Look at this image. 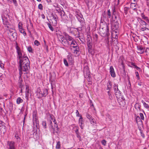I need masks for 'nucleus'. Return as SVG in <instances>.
Here are the masks:
<instances>
[{
  "label": "nucleus",
  "mask_w": 149,
  "mask_h": 149,
  "mask_svg": "<svg viewBox=\"0 0 149 149\" xmlns=\"http://www.w3.org/2000/svg\"><path fill=\"white\" fill-rule=\"evenodd\" d=\"M54 122V123L56 125H55V127H56V129L57 130V131H58V126L57 125V123H56V120L55 119V122Z\"/></svg>",
  "instance_id": "obj_53"
},
{
  "label": "nucleus",
  "mask_w": 149,
  "mask_h": 149,
  "mask_svg": "<svg viewBox=\"0 0 149 149\" xmlns=\"http://www.w3.org/2000/svg\"><path fill=\"white\" fill-rule=\"evenodd\" d=\"M113 89L114 91H116L118 90H119L118 88V86L117 85L114 84L113 85Z\"/></svg>",
  "instance_id": "obj_42"
},
{
  "label": "nucleus",
  "mask_w": 149,
  "mask_h": 149,
  "mask_svg": "<svg viewBox=\"0 0 149 149\" xmlns=\"http://www.w3.org/2000/svg\"><path fill=\"white\" fill-rule=\"evenodd\" d=\"M71 32L77 37H79L80 32L78 31L77 28H72L71 30Z\"/></svg>",
  "instance_id": "obj_9"
},
{
  "label": "nucleus",
  "mask_w": 149,
  "mask_h": 149,
  "mask_svg": "<svg viewBox=\"0 0 149 149\" xmlns=\"http://www.w3.org/2000/svg\"><path fill=\"white\" fill-rule=\"evenodd\" d=\"M79 126L81 129H83L84 128L83 126L82 125L84 124V120L82 116H81L79 120Z\"/></svg>",
  "instance_id": "obj_15"
},
{
  "label": "nucleus",
  "mask_w": 149,
  "mask_h": 149,
  "mask_svg": "<svg viewBox=\"0 0 149 149\" xmlns=\"http://www.w3.org/2000/svg\"><path fill=\"white\" fill-rule=\"evenodd\" d=\"M137 49L138 51V53L143 54L144 52V48L141 46H137Z\"/></svg>",
  "instance_id": "obj_16"
},
{
  "label": "nucleus",
  "mask_w": 149,
  "mask_h": 149,
  "mask_svg": "<svg viewBox=\"0 0 149 149\" xmlns=\"http://www.w3.org/2000/svg\"><path fill=\"white\" fill-rule=\"evenodd\" d=\"M141 102L143 103V106L144 107L147 109H148L149 108L148 105L143 100H141Z\"/></svg>",
  "instance_id": "obj_32"
},
{
  "label": "nucleus",
  "mask_w": 149,
  "mask_h": 149,
  "mask_svg": "<svg viewBox=\"0 0 149 149\" xmlns=\"http://www.w3.org/2000/svg\"><path fill=\"white\" fill-rule=\"evenodd\" d=\"M146 30H149V29L148 28L146 27H142L140 29V31H143Z\"/></svg>",
  "instance_id": "obj_48"
},
{
  "label": "nucleus",
  "mask_w": 149,
  "mask_h": 149,
  "mask_svg": "<svg viewBox=\"0 0 149 149\" xmlns=\"http://www.w3.org/2000/svg\"><path fill=\"white\" fill-rule=\"evenodd\" d=\"M101 143L102 145H103L104 146H105L106 145V141H105V140H102L101 141Z\"/></svg>",
  "instance_id": "obj_54"
},
{
  "label": "nucleus",
  "mask_w": 149,
  "mask_h": 149,
  "mask_svg": "<svg viewBox=\"0 0 149 149\" xmlns=\"http://www.w3.org/2000/svg\"><path fill=\"white\" fill-rule=\"evenodd\" d=\"M2 18L3 24L5 25V26L8 28V26L9 25V23L8 21L7 18L5 16H2Z\"/></svg>",
  "instance_id": "obj_11"
},
{
  "label": "nucleus",
  "mask_w": 149,
  "mask_h": 149,
  "mask_svg": "<svg viewBox=\"0 0 149 149\" xmlns=\"http://www.w3.org/2000/svg\"><path fill=\"white\" fill-rule=\"evenodd\" d=\"M42 92L41 91L40 87L38 88L37 91V95L38 98H41L43 97Z\"/></svg>",
  "instance_id": "obj_14"
},
{
  "label": "nucleus",
  "mask_w": 149,
  "mask_h": 149,
  "mask_svg": "<svg viewBox=\"0 0 149 149\" xmlns=\"http://www.w3.org/2000/svg\"><path fill=\"white\" fill-rule=\"evenodd\" d=\"M82 27L83 26H81V27H79L78 28H77V29L78 30V31H79H79H81L82 30Z\"/></svg>",
  "instance_id": "obj_61"
},
{
  "label": "nucleus",
  "mask_w": 149,
  "mask_h": 149,
  "mask_svg": "<svg viewBox=\"0 0 149 149\" xmlns=\"http://www.w3.org/2000/svg\"><path fill=\"white\" fill-rule=\"evenodd\" d=\"M34 45L36 46H38L40 45V42L37 40H36L34 42Z\"/></svg>",
  "instance_id": "obj_44"
},
{
  "label": "nucleus",
  "mask_w": 149,
  "mask_h": 149,
  "mask_svg": "<svg viewBox=\"0 0 149 149\" xmlns=\"http://www.w3.org/2000/svg\"><path fill=\"white\" fill-rule=\"evenodd\" d=\"M30 68V64L27 65L26 63L19 64V72L22 71L26 72Z\"/></svg>",
  "instance_id": "obj_4"
},
{
  "label": "nucleus",
  "mask_w": 149,
  "mask_h": 149,
  "mask_svg": "<svg viewBox=\"0 0 149 149\" xmlns=\"http://www.w3.org/2000/svg\"><path fill=\"white\" fill-rule=\"evenodd\" d=\"M107 14L109 16V17L110 18L111 16V13L109 9L108 10Z\"/></svg>",
  "instance_id": "obj_56"
},
{
  "label": "nucleus",
  "mask_w": 149,
  "mask_h": 149,
  "mask_svg": "<svg viewBox=\"0 0 149 149\" xmlns=\"http://www.w3.org/2000/svg\"><path fill=\"white\" fill-rule=\"evenodd\" d=\"M118 31L117 29L114 30L112 33V35H113V34H114V35L115 36L114 37H113L114 38H116V37H117V35L118 34Z\"/></svg>",
  "instance_id": "obj_27"
},
{
  "label": "nucleus",
  "mask_w": 149,
  "mask_h": 149,
  "mask_svg": "<svg viewBox=\"0 0 149 149\" xmlns=\"http://www.w3.org/2000/svg\"><path fill=\"white\" fill-rule=\"evenodd\" d=\"M4 65L3 64L2 62L0 61V67L1 68H4Z\"/></svg>",
  "instance_id": "obj_55"
},
{
  "label": "nucleus",
  "mask_w": 149,
  "mask_h": 149,
  "mask_svg": "<svg viewBox=\"0 0 149 149\" xmlns=\"http://www.w3.org/2000/svg\"><path fill=\"white\" fill-rule=\"evenodd\" d=\"M54 116L53 114H49V118L50 119L52 117H54Z\"/></svg>",
  "instance_id": "obj_64"
},
{
  "label": "nucleus",
  "mask_w": 149,
  "mask_h": 149,
  "mask_svg": "<svg viewBox=\"0 0 149 149\" xmlns=\"http://www.w3.org/2000/svg\"><path fill=\"white\" fill-rule=\"evenodd\" d=\"M110 73L111 77H115L116 75L115 72L112 66H111L110 67Z\"/></svg>",
  "instance_id": "obj_13"
},
{
  "label": "nucleus",
  "mask_w": 149,
  "mask_h": 149,
  "mask_svg": "<svg viewBox=\"0 0 149 149\" xmlns=\"http://www.w3.org/2000/svg\"><path fill=\"white\" fill-rule=\"evenodd\" d=\"M145 52L147 54H148L149 55V47H147L146 48Z\"/></svg>",
  "instance_id": "obj_62"
},
{
  "label": "nucleus",
  "mask_w": 149,
  "mask_h": 149,
  "mask_svg": "<svg viewBox=\"0 0 149 149\" xmlns=\"http://www.w3.org/2000/svg\"><path fill=\"white\" fill-rule=\"evenodd\" d=\"M98 36L97 34H95L93 36V40L95 42H97L98 40Z\"/></svg>",
  "instance_id": "obj_33"
},
{
  "label": "nucleus",
  "mask_w": 149,
  "mask_h": 149,
  "mask_svg": "<svg viewBox=\"0 0 149 149\" xmlns=\"http://www.w3.org/2000/svg\"><path fill=\"white\" fill-rule=\"evenodd\" d=\"M42 125L45 129L47 128V124L45 121H43L42 122Z\"/></svg>",
  "instance_id": "obj_40"
},
{
  "label": "nucleus",
  "mask_w": 149,
  "mask_h": 149,
  "mask_svg": "<svg viewBox=\"0 0 149 149\" xmlns=\"http://www.w3.org/2000/svg\"><path fill=\"white\" fill-rule=\"evenodd\" d=\"M87 46L88 52L91 53L92 49V42L89 39L87 40Z\"/></svg>",
  "instance_id": "obj_12"
},
{
  "label": "nucleus",
  "mask_w": 149,
  "mask_h": 149,
  "mask_svg": "<svg viewBox=\"0 0 149 149\" xmlns=\"http://www.w3.org/2000/svg\"><path fill=\"white\" fill-rule=\"evenodd\" d=\"M77 134V137L79 138V140L80 141H81V136L78 133Z\"/></svg>",
  "instance_id": "obj_63"
},
{
  "label": "nucleus",
  "mask_w": 149,
  "mask_h": 149,
  "mask_svg": "<svg viewBox=\"0 0 149 149\" xmlns=\"http://www.w3.org/2000/svg\"><path fill=\"white\" fill-rule=\"evenodd\" d=\"M61 147V143L59 141H58L57 142L56 148V149H59Z\"/></svg>",
  "instance_id": "obj_34"
},
{
  "label": "nucleus",
  "mask_w": 149,
  "mask_h": 149,
  "mask_svg": "<svg viewBox=\"0 0 149 149\" xmlns=\"http://www.w3.org/2000/svg\"><path fill=\"white\" fill-rule=\"evenodd\" d=\"M69 20L70 21H72V20H73V19H74V17H73V15L71 14H69Z\"/></svg>",
  "instance_id": "obj_43"
},
{
  "label": "nucleus",
  "mask_w": 149,
  "mask_h": 149,
  "mask_svg": "<svg viewBox=\"0 0 149 149\" xmlns=\"http://www.w3.org/2000/svg\"><path fill=\"white\" fill-rule=\"evenodd\" d=\"M51 17H52V19L53 20V22L55 23H57L56 17L57 16L56 15H54L52 14L51 15Z\"/></svg>",
  "instance_id": "obj_28"
},
{
  "label": "nucleus",
  "mask_w": 149,
  "mask_h": 149,
  "mask_svg": "<svg viewBox=\"0 0 149 149\" xmlns=\"http://www.w3.org/2000/svg\"><path fill=\"white\" fill-rule=\"evenodd\" d=\"M16 49L17 54V58L19 60V64L26 63L27 65L30 64V61L27 56L21 51L20 48L16 44Z\"/></svg>",
  "instance_id": "obj_1"
},
{
  "label": "nucleus",
  "mask_w": 149,
  "mask_h": 149,
  "mask_svg": "<svg viewBox=\"0 0 149 149\" xmlns=\"http://www.w3.org/2000/svg\"><path fill=\"white\" fill-rule=\"evenodd\" d=\"M84 74L85 78L89 77L90 74V71L89 67L87 66L84 67L83 69Z\"/></svg>",
  "instance_id": "obj_7"
},
{
  "label": "nucleus",
  "mask_w": 149,
  "mask_h": 149,
  "mask_svg": "<svg viewBox=\"0 0 149 149\" xmlns=\"http://www.w3.org/2000/svg\"><path fill=\"white\" fill-rule=\"evenodd\" d=\"M141 16L143 19H144L147 23H149V20L147 17L145 16L143 13H141Z\"/></svg>",
  "instance_id": "obj_23"
},
{
  "label": "nucleus",
  "mask_w": 149,
  "mask_h": 149,
  "mask_svg": "<svg viewBox=\"0 0 149 149\" xmlns=\"http://www.w3.org/2000/svg\"><path fill=\"white\" fill-rule=\"evenodd\" d=\"M63 62H64V64L65 66H68V63L67 61V60L66 59H64Z\"/></svg>",
  "instance_id": "obj_49"
},
{
  "label": "nucleus",
  "mask_w": 149,
  "mask_h": 149,
  "mask_svg": "<svg viewBox=\"0 0 149 149\" xmlns=\"http://www.w3.org/2000/svg\"><path fill=\"white\" fill-rule=\"evenodd\" d=\"M140 132L141 134V136L143 138H144L145 137L144 134L142 132V131L141 130H140Z\"/></svg>",
  "instance_id": "obj_58"
},
{
  "label": "nucleus",
  "mask_w": 149,
  "mask_h": 149,
  "mask_svg": "<svg viewBox=\"0 0 149 149\" xmlns=\"http://www.w3.org/2000/svg\"><path fill=\"white\" fill-rule=\"evenodd\" d=\"M130 7L134 11H137V9L136 8V6L135 3H131L130 4Z\"/></svg>",
  "instance_id": "obj_21"
},
{
  "label": "nucleus",
  "mask_w": 149,
  "mask_h": 149,
  "mask_svg": "<svg viewBox=\"0 0 149 149\" xmlns=\"http://www.w3.org/2000/svg\"><path fill=\"white\" fill-rule=\"evenodd\" d=\"M136 120L137 124L141 125L142 124L143 122L141 120L139 116H137L136 118Z\"/></svg>",
  "instance_id": "obj_20"
},
{
  "label": "nucleus",
  "mask_w": 149,
  "mask_h": 149,
  "mask_svg": "<svg viewBox=\"0 0 149 149\" xmlns=\"http://www.w3.org/2000/svg\"><path fill=\"white\" fill-rule=\"evenodd\" d=\"M70 46L71 48H73V47H76L78 46L77 44L74 40L72 41L71 42L70 44Z\"/></svg>",
  "instance_id": "obj_22"
},
{
  "label": "nucleus",
  "mask_w": 149,
  "mask_h": 149,
  "mask_svg": "<svg viewBox=\"0 0 149 149\" xmlns=\"http://www.w3.org/2000/svg\"><path fill=\"white\" fill-rule=\"evenodd\" d=\"M38 8L40 10H43V6L41 4H40L38 5Z\"/></svg>",
  "instance_id": "obj_46"
},
{
  "label": "nucleus",
  "mask_w": 149,
  "mask_h": 149,
  "mask_svg": "<svg viewBox=\"0 0 149 149\" xmlns=\"http://www.w3.org/2000/svg\"><path fill=\"white\" fill-rule=\"evenodd\" d=\"M129 8L127 7H124V13L125 14H127V13L128 11L129 10Z\"/></svg>",
  "instance_id": "obj_35"
},
{
  "label": "nucleus",
  "mask_w": 149,
  "mask_h": 149,
  "mask_svg": "<svg viewBox=\"0 0 149 149\" xmlns=\"http://www.w3.org/2000/svg\"><path fill=\"white\" fill-rule=\"evenodd\" d=\"M115 95L116 97L117 98H119L121 97V93L119 90H118L116 91H115Z\"/></svg>",
  "instance_id": "obj_19"
},
{
  "label": "nucleus",
  "mask_w": 149,
  "mask_h": 149,
  "mask_svg": "<svg viewBox=\"0 0 149 149\" xmlns=\"http://www.w3.org/2000/svg\"><path fill=\"white\" fill-rule=\"evenodd\" d=\"M91 124L93 125L96 124V120L93 118L89 120Z\"/></svg>",
  "instance_id": "obj_25"
},
{
  "label": "nucleus",
  "mask_w": 149,
  "mask_h": 149,
  "mask_svg": "<svg viewBox=\"0 0 149 149\" xmlns=\"http://www.w3.org/2000/svg\"><path fill=\"white\" fill-rule=\"evenodd\" d=\"M16 102L17 104H19L23 102V100L21 97H19L17 99Z\"/></svg>",
  "instance_id": "obj_30"
},
{
  "label": "nucleus",
  "mask_w": 149,
  "mask_h": 149,
  "mask_svg": "<svg viewBox=\"0 0 149 149\" xmlns=\"http://www.w3.org/2000/svg\"><path fill=\"white\" fill-rule=\"evenodd\" d=\"M22 71L19 72V79L18 81V84L19 85V87L21 88L22 86V84L23 82L22 78L21 77L22 75Z\"/></svg>",
  "instance_id": "obj_10"
},
{
  "label": "nucleus",
  "mask_w": 149,
  "mask_h": 149,
  "mask_svg": "<svg viewBox=\"0 0 149 149\" xmlns=\"http://www.w3.org/2000/svg\"><path fill=\"white\" fill-rule=\"evenodd\" d=\"M42 95L43 97L46 96L48 94V90L46 88H44L43 89L42 91Z\"/></svg>",
  "instance_id": "obj_26"
},
{
  "label": "nucleus",
  "mask_w": 149,
  "mask_h": 149,
  "mask_svg": "<svg viewBox=\"0 0 149 149\" xmlns=\"http://www.w3.org/2000/svg\"><path fill=\"white\" fill-rule=\"evenodd\" d=\"M76 113L77 117H80V114L78 110H76Z\"/></svg>",
  "instance_id": "obj_57"
},
{
  "label": "nucleus",
  "mask_w": 149,
  "mask_h": 149,
  "mask_svg": "<svg viewBox=\"0 0 149 149\" xmlns=\"http://www.w3.org/2000/svg\"><path fill=\"white\" fill-rule=\"evenodd\" d=\"M11 38L13 40L16 39L17 37V33L15 32L9 35Z\"/></svg>",
  "instance_id": "obj_18"
},
{
  "label": "nucleus",
  "mask_w": 149,
  "mask_h": 149,
  "mask_svg": "<svg viewBox=\"0 0 149 149\" xmlns=\"http://www.w3.org/2000/svg\"><path fill=\"white\" fill-rule=\"evenodd\" d=\"M71 49L73 51V52L74 54H77L79 52V49L78 46L76 47H73V48H71Z\"/></svg>",
  "instance_id": "obj_17"
},
{
  "label": "nucleus",
  "mask_w": 149,
  "mask_h": 149,
  "mask_svg": "<svg viewBox=\"0 0 149 149\" xmlns=\"http://www.w3.org/2000/svg\"><path fill=\"white\" fill-rule=\"evenodd\" d=\"M50 84L52 87V89H53L54 88H55L56 86L54 84V81H53L52 80H51L50 79Z\"/></svg>",
  "instance_id": "obj_31"
},
{
  "label": "nucleus",
  "mask_w": 149,
  "mask_h": 149,
  "mask_svg": "<svg viewBox=\"0 0 149 149\" xmlns=\"http://www.w3.org/2000/svg\"><path fill=\"white\" fill-rule=\"evenodd\" d=\"M140 20L139 21L141 24L143 26H146L147 25V23L144 21L142 20L141 18H139Z\"/></svg>",
  "instance_id": "obj_29"
},
{
  "label": "nucleus",
  "mask_w": 149,
  "mask_h": 149,
  "mask_svg": "<svg viewBox=\"0 0 149 149\" xmlns=\"http://www.w3.org/2000/svg\"><path fill=\"white\" fill-rule=\"evenodd\" d=\"M33 123L34 126H35L36 127L39 125V121L38 118L36 116V115L35 112H33Z\"/></svg>",
  "instance_id": "obj_6"
},
{
  "label": "nucleus",
  "mask_w": 149,
  "mask_h": 149,
  "mask_svg": "<svg viewBox=\"0 0 149 149\" xmlns=\"http://www.w3.org/2000/svg\"><path fill=\"white\" fill-rule=\"evenodd\" d=\"M47 25L48 27H49V29L51 30V31H54V29L53 28L52 26L51 25V24L49 23H48L47 24Z\"/></svg>",
  "instance_id": "obj_41"
},
{
  "label": "nucleus",
  "mask_w": 149,
  "mask_h": 149,
  "mask_svg": "<svg viewBox=\"0 0 149 149\" xmlns=\"http://www.w3.org/2000/svg\"><path fill=\"white\" fill-rule=\"evenodd\" d=\"M26 91L25 98L27 101L29 100V89H27V87H26Z\"/></svg>",
  "instance_id": "obj_24"
},
{
  "label": "nucleus",
  "mask_w": 149,
  "mask_h": 149,
  "mask_svg": "<svg viewBox=\"0 0 149 149\" xmlns=\"http://www.w3.org/2000/svg\"><path fill=\"white\" fill-rule=\"evenodd\" d=\"M48 124L51 126L52 127H53V126L52 125V121L51 120H48Z\"/></svg>",
  "instance_id": "obj_50"
},
{
  "label": "nucleus",
  "mask_w": 149,
  "mask_h": 149,
  "mask_svg": "<svg viewBox=\"0 0 149 149\" xmlns=\"http://www.w3.org/2000/svg\"><path fill=\"white\" fill-rule=\"evenodd\" d=\"M78 21L81 23V26H83L85 24V23L84 22V19L82 17V15L81 14H77L76 16Z\"/></svg>",
  "instance_id": "obj_8"
},
{
  "label": "nucleus",
  "mask_w": 149,
  "mask_h": 149,
  "mask_svg": "<svg viewBox=\"0 0 149 149\" xmlns=\"http://www.w3.org/2000/svg\"><path fill=\"white\" fill-rule=\"evenodd\" d=\"M6 147L7 149H16L15 142L12 141H8L7 142Z\"/></svg>",
  "instance_id": "obj_5"
},
{
  "label": "nucleus",
  "mask_w": 149,
  "mask_h": 149,
  "mask_svg": "<svg viewBox=\"0 0 149 149\" xmlns=\"http://www.w3.org/2000/svg\"><path fill=\"white\" fill-rule=\"evenodd\" d=\"M109 24L102 22L100 24L99 32L101 35L103 37L108 36L110 34L109 33Z\"/></svg>",
  "instance_id": "obj_3"
},
{
  "label": "nucleus",
  "mask_w": 149,
  "mask_h": 149,
  "mask_svg": "<svg viewBox=\"0 0 149 149\" xmlns=\"http://www.w3.org/2000/svg\"><path fill=\"white\" fill-rule=\"evenodd\" d=\"M59 14L61 16V17L62 19L63 18V17H64V15H65V12L63 10L60 11L59 12Z\"/></svg>",
  "instance_id": "obj_36"
},
{
  "label": "nucleus",
  "mask_w": 149,
  "mask_h": 149,
  "mask_svg": "<svg viewBox=\"0 0 149 149\" xmlns=\"http://www.w3.org/2000/svg\"><path fill=\"white\" fill-rule=\"evenodd\" d=\"M140 117L142 120H144V117L143 114L142 113H140L139 114Z\"/></svg>",
  "instance_id": "obj_45"
},
{
  "label": "nucleus",
  "mask_w": 149,
  "mask_h": 149,
  "mask_svg": "<svg viewBox=\"0 0 149 149\" xmlns=\"http://www.w3.org/2000/svg\"><path fill=\"white\" fill-rule=\"evenodd\" d=\"M86 116L87 118L89 119V120L91 118H92L93 117H92V116L89 113H86Z\"/></svg>",
  "instance_id": "obj_39"
},
{
  "label": "nucleus",
  "mask_w": 149,
  "mask_h": 149,
  "mask_svg": "<svg viewBox=\"0 0 149 149\" xmlns=\"http://www.w3.org/2000/svg\"><path fill=\"white\" fill-rule=\"evenodd\" d=\"M21 33H22L23 34L24 36H25L26 34V33L25 32V31H24V30H21V31H19Z\"/></svg>",
  "instance_id": "obj_47"
},
{
  "label": "nucleus",
  "mask_w": 149,
  "mask_h": 149,
  "mask_svg": "<svg viewBox=\"0 0 149 149\" xmlns=\"http://www.w3.org/2000/svg\"><path fill=\"white\" fill-rule=\"evenodd\" d=\"M8 31H9V33H8V34L9 35L14 32L13 31V30L11 29H8Z\"/></svg>",
  "instance_id": "obj_60"
},
{
  "label": "nucleus",
  "mask_w": 149,
  "mask_h": 149,
  "mask_svg": "<svg viewBox=\"0 0 149 149\" xmlns=\"http://www.w3.org/2000/svg\"><path fill=\"white\" fill-rule=\"evenodd\" d=\"M135 74H136V77H137V78H138V79H139V74L138 72H135Z\"/></svg>",
  "instance_id": "obj_59"
},
{
  "label": "nucleus",
  "mask_w": 149,
  "mask_h": 149,
  "mask_svg": "<svg viewBox=\"0 0 149 149\" xmlns=\"http://www.w3.org/2000/svg\"><path fill=\"white\" fill-rule=\"evenodd\" d=\"M18 26L19 29L22 28V24L20 22H19L18 24Z\"/></svg>",
  "instance_id": "obj_52"
},
{
  "label": "nucleus",
  "mask_w": 149,
  "mask_h": 149,
  "mask_svg": "<svg viewBox=\"0 0 149 149\" xmlns=\"http://www.w3.org/2000/svg\"><path fill=\"white\" fill-rule=\"evenodd\" d=\"M107 90H110L111 87V85L110 81H109L108 82L107 84Z\"/></svg>",
  "instance_id": "obj_37"
},
{
  "label": "nucleus",
  "mask_w": 149,
  "mask_h": 149,
  "mask_svg": "<svg viewBox=\"0 0 149 149\" xmlns=\"http://www.w3.org/2000/svg\"><path fill=\"white\" fill-rule=\"evenodd\" d=\"M59 41L64 46L68 47L70 45V44L74 40L71 36L67 35L65 36V38L63 36L59 35L58 36Z\"/></svg>",
  "instance_id": "obj_2"
},
{
  "label": "nucleus",
  "mask_w": 149,
  "mask_h": 149,
  "mask_svg": "<svg viewBox=\"0 0 149 149\" xmlns=\"http://www.w3.org/2000/svg\"><path fill=\"white\" fill-rule=\"evenodd\" d=\"M27 50L29 52H32V49L31 47H28L27 48Z\"/></svg>",
  "instance_id": "obj_51"
},
{
  "label": "nucleus",
  "mask_w": 149,
  "mask_h": 149,
  "mask_svg": "<svg viewBox=\"0 0 149 149\" xmlns=\"http://www.w3.org/2000/svg\"><path fill=\"white\" fill-rule=\"evenodd\" d=\"M62 19L64 21H69V18L65 14L64 15V17H63V18Z\"/></svg>",
  "instance_id": "obj_38"
}]
</instances>
